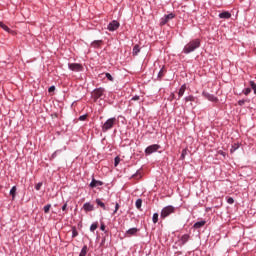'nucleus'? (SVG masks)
<instances>
[{"instance_id": "1", "label": "nucleus", "mask_w": 256, "mask_h": 256, "mask_svg": "<svg viewBox=\"0 0 256 256\" xmlns=\"http://www.w3.org/2000/svg\"><path fill=\"white\" fill-rule=\"evenodd\" d=\"M201 47V39L195 38L190 40L183 48V53L185 55H189V53H193V51H197Z\"/></svg>"}, {"instance_id": "2", "label": "nucleus", "mask_w": 256, "mask_h": 256, "mask_svg": "<svg viewBox=\"0 0 256 256\" xmlns=\"http://www.w3.org/2000/svg\"><path fill=\"white\" fill-rule=\"evenodd\" d=\"M177 209L173 205H168L162 208L160 212V219H167L170 215H173Z\"/></svg>"}, {"instance_id": "3", "label": "nucleus", "mask_w": 256, "mask_h": 256, "mask_svg": "<svg viewBox=\"0 0 256 256\" xmlns=\"http://www.w3.org/2000/svg\"><path fill=\"white\" fill-rule=\"evenodd\" d=\"M116 123H117V118L115 117L109 118L102 125V132L107 133V131H110V129H113V127H115Z\"/></svg>"}, {"instance_id": "4", "label": "nucleus", "mask_w": 256, "mask_h": 256, "mask_svg": "<svg viewBox=\"0 0 256 256\" xmlns=\"http://www.w3.org/2000/svg\"><path fill=\"white\" fill-rule=\"evenodd\" d=\"M103 95H105V88H96L92 92V98L94 99V102L97 103L98 99H102Z\"/></svg>"}, {"instance_id": "5", "label": "nucleus", "mask_w": 256, "mask_h": 256, "mask_svg": "<svg viewBox=\"0 0 256 256\" xmlns=\"http://www.w3.org/2000/svg\"><path fill=\"white\" fill-rule=\"evenodd\" d=\"M68 69L74 73H81V71H84L85 68L81 63H68Z\"/></svg>"}, {"instance_id": "6", "label": "nucleus", "mask_w": 256, "mask_h": 256, "mask_svg": "<svg viewBox=\"0 0 256 256\" xmlns=\"http://www.w3.org/2000/svg\"><path fill=\"white\" fill-rule=\"evenodd\" d=\"M159 149H161V145L159 144L150 145L145 149V155H153V153H157Z\"/></svg>"}, {"instance_id": "7", "label": "nucleus", "mask_w": 256, "mask_h": 256, "mask_svg": "<svg viewBox=\"0 0 256 256\" xmlns=\"http://www.w3.org/2000/svg\"><path fill=\"white\" fill-rule=\"evenodd\" d=\"M119 27H121V24L119 23V21L117 20H113L112 22H110L107 26L108 31H117V29H119Z\"/></svg>"}, {"instance_id": "8", "label": "nucleus", "mask_w": 256, "mask_h": 256, "mask_svg": "<svg viewBox=\"0 0 256 256\" xmlns=\"http://www.w3.org/2000/svg\"><path fill=\"white\" fill-rule=\"evenodd\" d=\"M202 95L205 97V99H208V101H211L212 103H217V101H219V98L213 94H209V92H203Z\"/></svg>"}, {"instance_id": "9", "label": "nucleus", "mask_w": 256, "mask_h": 256, "mask_svg": "<svg viewBox=\"0 0 256 256\" xmlns=\"http://www.w3.org/2000/svg\"><path fill=\"white\" fill-rule=\"evenodd\" d=\"M189 239H191V235L189 234H184L181 236V238L178 240L179 246L183 247V245H185Z\"/></svg>"}, {"instance_id": "10", "label": "nucleus", "mask_w": 256, "mask_h": 256, "mask_svg": "<svg viewBox=\"0 0 256 256\" xmlns=\"http://www.w3.org/2000/svg\"><path fill=\"white\" fill-rule=\"evenodd\" d=\"M101 186H103V181L92 178V181L90 182L91 189H95V187H101Z\"/></svg>"}, {"instance_id": "11", "label": "nucleus", "mask_w": 256, "mask_h": 256, "mask_svg": "<svg viewBox=\"0 0 256 256\" xmlns=\"http://www.w3.org/2000/svg\"><path fill=\"white\" fill-rule=\"evenodd\" d=\"M83 209H84L85 213H89V212L95 210V206L93 204H91V202H86L83 205Z\"/></svg>"}, {"instance_id": "12", "label": "nucleus", "mask_w": 256, "mask_h": 256, "mask_svg": "<svg viewBox=\"0 0 256 256\" xmlns=\"http://www.w3.org/2000/svg\"><path fill=\"white\" fill-rule=\"evenodd\" d=\"M137 233H139V229L134 227V228H130L126 231L125 235L126 237H133L134 235H137Z\"/></svg>"}, {"instance_id": "13", "label": "nucleus", "mask_w": 256, "mask_h": 256, "mask_svg": "<svg viewBox=\"0 0 256 256\" xmlns=\"http://www.w3.org/2000/svg\"><path fill=\"white\" fill-rule=\"evenodd\" d=\"M165 73H167V69H165V66H163L160 71L158 72L157 75V80L161 81V79H163L165 77Z\"/></svg>"}, {"instance_id": "14", "label": "nucleus", "mask_w": 256, "mask_h": 256, "mask_svg": "<svg viewBox=\"0 0 256 256\" xmlns=\"http://www.w3.org/2000/svg\"><path fill=\"white\" fill-rule=\"evenodd\" d=\"M185 91H187V85L186 84H183L181 87H180V89H179V91H178V100L181 98V97H183V95H185Z\"/></svg>"}, {"instance_id": "15", "label": "nucleus", "mask_w": 256, "mask_h": 256, "mask_svg": "<svg viewBox=\"0 0 256 256\" xmlns=\"http://www.w3.org/2000/svg\"><path fill=\"white\" fill-rule=\"evenodd\" d=\"M90 45L94 49H99V47H101V45H103V40H94L93 42H91Z\"/></svg>"}, {"instance_id": "16", "label": "nucleus", "mask_w": 256, "mask_h": 256, "mask_svg": "<svg viewBox=\"0 0 256 256\" xmlns=\"http://www.w3.org/2000/svg\"><path fill=\"white\" fill-rule=\"evenodd\" d=\"M139 53H141V46H139V44H136L133 47L132 55H133V57H137V55H139Z\"/></svg>"}, {"instance_id": "17", "label": "nucleus", "mask_w": 256, "mask_h": 256, "mask_svg": "<svg viewBox=\"0 0 256 256\" xmlns=\"http://www.w3.org/2000/svg\"><path fill=\"white\" fill-rule=\"evenodd\" d=\"M206 223H207V221H205V220L198 221V222L194 223L193 228L194 229H201V227H205Z\"/></svg>"}, {"instance_id": "18", "label": "nucleus", "mask_w": 256, "mask_h": 256, "mask_svg": "<svg viewBox=\"0 0 256 256\" xmlns=\"http://www.w3.org/2000/svg\"><path fill=\"white\" fill-rule=\"evenodd\" d=\"M220 19H231V14L229 11H224L219 14Z\"/></svg>"}, {"instance_id": "19", "label": "nucleus", "mask_w": 256, "mask_h": 256, "mask_svg": "<svg viewBox=\"0 0 256 256\" xmlns=\"http://www.w3.org/2000/svg\"><path fill=\"white\" fill-rule=\"evenodd\" d=\"M0 27L7 33H13V30H11L9 27H7V25H5V23H3V22H0Z\"/></svg>"}, {"instance_id": "20", "label": "nucleus", "mask_w": 256, "mask_h": 256, "mask_svg": "<svg viewBox=\"0 0 256 256\" xmlns=\"http://www.w3.org/2000/svg\"><path fill=\"white\" fill-rule=\"evenodd\" d=\"M96 203L99 207H101L104 211L107 210V207L105 206V203L103 201H101V199L97 198L96 199Z\"/></svg>"}, {"instance_id": "21", "label": "nucleus", "mask_w": 256, "mask_h": 256, "mask_svg": "<svg viewBox=\"0 0 256 256\" xmlns=\"http://www.w3.org/2000/svg\"><path fill=\"white\" fill-rule=\"evenodd\" d=\"M10 195L12 196V200H15V196L17 195V186H13L11 188Z\"/></svg>"}, {"instance_id": "22", "label": "nucleus", "mask_w": 256, "mask_h": 256, "mask_svg": "<svg viewBox=\"0 0 256 256\" xmlns=\"http://www.w3.org/2000/svg\"><path fill=\"white\" fill-rule=\"evenodd\" d=\"M87 251H89V248H87V245H84L80 251L79 256H87Z\"/></svg>"}, {"instance_id": "23", "label": "nucleus", "mask_w": 256, "mask_h": 256, "mask_svg": "<svg viewBox=\"0 0 256 256\" xmlns=\"http://www.w3.org/2000/svg\"><path fill=\"white\" fill-rule=\"evenodd\" d=\"M184 101H185L186 103L195 102V96H193V95L186 96V97L184 98Z\"/></svg>"}, {"instance_id": "24", "label": "nucleus", "mask_w": 256, "mask_h": 256, "mask_svg": "<svg viewBox=\"0 0 256 256\" xmlns=\"http://www.w3.org/2000/svg\"><path fill=\"white\" fill-rule=\"evenodd\" d=\"M240 145L239 143H234L230 149V153H234L237 151V149H239Z\"/></svg>"}, {"instance_id": "25", "label": "nucleus", "mask_w": 256, "mask_h": 256, "mask_svg": "<svg viewBox=\"0 0 256 256\" xmlns=\"http://www.w3.org/2000/svg\"><path fill=\"white\" fill-rule=\"evenodd\" d=\"M188 151L189 150L187 148L182 150V153H181V156H180L181 161H184L185 157H187Z\"/></svg>"}, {"instance_id": "26", "label": "nucleus", "mask_w": 256, "mask_h": 256, "mask_svg": "<svg viewBox=\"0 0 256 256\" xmlns=\"http://www.w3.org/2000/svg\"><path fill=\"white\" fill-rule=\"evenodd\" d=\"M152 222H153L154 224L159 222V213H154V214H153V216H152Z\"/></svg>"}, {"instance_id": "27", "label": "nucleus", "mask_w": 256, "mask_h": 256, "mask_svg": "<svg viewBox=\"0 0 256 256\" xmlns=\"http://www.w3.org/2000/svg\"><path fill=\"white\" fill-rule=\"evenodd\" d=\"M79 235L77 228L75 226L72 227V238L75 239Z\"/></svg>"}, {"instance_id": "28", "label": "nucleus", "mask_w": 256, "mask_h": 256, "mask_svg": "<svg viewBox=\"0 0 256 256\" xmlns=\"http://www.w3.org/2000/svg\"><path fill=\"white\" fill-rule=\"evenodd\" d=\"M136 208L141 209V205H143V200L141 198L136 200Z\"/></svg>"}, {"instance_id": "29", "label": "nucleus", "mask_w": 256, "mask_h": 256, "mask_svg": "<svg viewBox=\"0 0 256 256\" xmlns=\"http://www.w3.org/2000/svg\"><path fill=\"white\" fill-rule=\"evenodd\" d=\"M63 150L59 149V150H56L52 155H51V158L50 159H56L57 155L59 153H62Z\"/></svg>"}, {"instance_id": "30", "label": "nucleus", "mask_w": 256, "mask_h": 256, "mask_svg": "<svg viewBox=\"0 0 256 256\" xmlns=\"http://www.w3.org/2000/svg\"><path fill=\"white\" fill-rule=\"evenodd\" d=\"M62 211H64V215H67L69 213V209H67V202L63 204Z\"/></svg>"}, {"instance_id": "31", "label": "nucleus", "mask_w": 256, "mask_h": 256, "mask_svg": "<svg viewBox=\"0 0 256 256\" xmlns=\"http://www.w3.org/2000/svg\"><path fill=\"white\" fill-rule=\"evenodd\" d=\"M105 77L108 81H115V78L109 72L105 73Z\"/></svg>"}, {"instance_id": "32", "label": "nucleus", "mask_w": 256, "mask_h": 256, "mask_svg": "<svg viewBox=\"0 0 256 256\" xmlns=\"http://www.w3.org/2000/svg\"><path fill=\"white\" fill-rule=\"evenodd\" d=\"M50 209H51V204H47L44 206L43 211L44 213H49Z\"/></svg>"}, {"instance_id": "33", "label": "nucleus", "mask_w": 256, "mask_h": 256, "mask_svg": "<svg viewBox=\"0 0 256 256\" xmlns=\"http://www.w3.org/2000/svg\"><path fill=\"white\" fill-rule=\"evenodd\" d=\"M164 17H165L168 21H170V19H175V14L170 13V14H168V15H165Z\"/></svg>"}, {"instance_id": "34", "label": "nucleus", "mask_w": 256, "mask_h": 256, "mask_svg": "<svg viewBox=\"0 0 256 256\" xmlns=\"http://www.w3.org/2000/svg\"><path fill=\"white\" fill-rule=\"evenodd\" d=\"M41 187H43V182H39L35 185L36 191H41Z\"/></svg>"}, {"instance_id": "35", "label": "nucleus", "mask_w": 256, "mask_h": 256, "mask_svg": "<svg viewBox=\"0 0 256 256\" xmlns=\"http://www.w3.org/2000/svg\"><path fill=\"white\" fill-rule=\"evenodd\" d=\"M120 162H121V158H119V156H117V157L114 159V165H115V167H117Z\"/></svg>"}, {"instance_id": "36", "label": "nucleus", "mask_w": 256, "mask_h": 256, "mask_svg": "<svg viewBox=\"0 0 256 256\" xmlns=\"http://www.w3.org/2000/svg\"><path fill=\"white\" fill-rule=\"evenodd\" d=\"M226 201L229 205H233V203H235V199H233V197H228Z\"/></svg>"}, {"instance_id": "37", "label": "nucleus", "mask_w": 256, "mask_h": 256, "mask_svg": "<svg viewBox=\"0 0 256 256\" xmlns=\"http://www.w3.org/2000/svg\"><path fill=\"white\" fill-rule=\"evenodd\" d=\"M97 227H98V224L97 223H93V224H91V226H90V231H95L96 229H97Z\"/></svg>"}, {"instance_id": "38", "label": "nucleus", "mask_w": 256, "mask_h": 256, "mask_svg": "<svg viewBox=\"0 0 256 256\" xmlns=\"http://www.w3.org/2000/svg\"><path fill=\"white\" fill-rule=\"evenodd\" d=\"M135 177H138V179H141V172L139 170L132 175V178H135Z\"/></svg>"}, {"instance_id": "39", "label": "nucleus", "mask_w": 256, "mask_h": 256, "mask_svg": "<svg viewBox=\"0 0 256 256\" xmlns=\"http://www.w3.org/2000/svg\"><path fill=\"white\" fill-rule=\"evenodd\" d=\"M243 93H244V95H249V93H251V88H245L244 90H243Z\"/></svg>"}, {"instance_id": "40", "label": "nucleus", "mask_w": 256, "mask_h": 256, "mask_svg": "<svg viewBox=\"0 0 256 256\" xmlns=\"http://www.w3.org/2000/svg\"><path fill=\"white\" fill-rule=\"evenodd\" d=\"M250 87H251V89H256V83H255V81H253V80H251L250 81Z\"/></svg>"}, {"instance_id": "41", "label": "nucleus", "mask_w": 256, "mask_h": 256, "mask_svg": "<svg viewBox=\"0 0 256 256\" xmlns=\"http://www.w3.org/2000/svg\"><path fill=\"white\" fill-rule=\"evenodd\" d=\"M119 203L116 202L115 204V210L113 211V215H115V213H117L119 211Z\"/></svg>"}, {"instance_id": "42", "label": "nucleus", "mask_w": 256, "mask_h": 256, "mask_svg": "<svg viewBox=\"0 0 256 256\" xmlns=\"http://www.w3.org/2000/svg\"><path fill=\"white\" fill-rule=\"evenodd\" d=\"M166 23H169V20L164 16V19L161 21V25H166Z\"/></svg>"}, {"instance_id": "43", "label": "nucleus", "mask_w": 256, "mask_h": 256, "mask_svg": "<svg viewBox=\"0 0 256 256\" xmlns=\"http://www.w3.org/2000/svg\"><path fill=\"white\" fill-rule=\"evenodd\" d=\"M247 100H239L238 101V105L240 106V107H243V105H245V102H246Z\"/></svg>"}, {"instance_id": "44", "label": "nucleus", "mask_w": 256, "mask_h": 256, "mask_svg": "<svg viewBox=\"0 0 256 256\" xmlns=\"http://www.w3.org/2000/svg\"><path fill=\"white\" fill-rule=\"evenodd\" d=\"M87 119V114L81 115L79 121H85Z\"/></svg>"}, {"instance_id": "45", "label": "nucleus", "mask_w": 256, "mask_h": 256, "mask_svg": "<svg viewBox=\"0 0 256 256\" xmlns=\"http://www.w3.org/2000/svg\"><path fill=\"white\" fill-rule=\"evenodd\" d=\"M173 99H175V93L172 92L168 98V101H173Z\"/></svg>"}, {"instance_id": "46", "label": "nucleus", "mask_w": 256, "mask_h": 256, "mask_svg": "<svg viewBox=\"0 0 256 256\" xmlns=\"http://www.w3.org/2000/svg\"><path fill=\"white\" fill-rule=\"evenodd\" d=\"M53 91H55V86H51V87L48 89V92H49V93H53Z\"/></svg>"}, {"instance_id": "47", "label": "nucleus", "mask_w": 256, "mask_h": 256, "mask_svg": "<svg viewBox=\"0 0 256 256\" xmlns=\"http://www.w3.org/2000/svg\"><path fill=\"white\" fill-rule=\"evenodd\" d=\"M139 99H140L139 96H133L132 97V101H139Z\"/></svg>"}, {"instance_id": "48", "label": "nucleus", "mask_w": 256, "mask_h": 256, "mask_svg": "<svg viewBox=\"0 0 256 256\" xmlns=\"http://www.w3.org/2000/svg\"><path fill=\"white\" fill-rule=\"evenodd\" d=\"M100 229H101V231H105V224L104 223L101 224Z\"/></svg>"}, {"instance_id": "49", "label": "nucleus", "mask_w": 256, "mask_h": 256, "mask_svg": "<svg viewBox=\"0 0 256 256\" xmlns=\"http://www.w3.org/2000/svg\"><path fill=\"white\" fill-rule=\"evenodd\" d=\"M218 153H219V155H222L223 157H225V155H226L225 152H223V150H220Z\"/></svg>"}, {"instance_id": "50", "label": "nucleus", "mask_w": 256, "mask_h": 256, "mask_svg": "<svg viewBox=\"0 0 256 256\" xmlns=\"http://www.w3.org/2000/svg\"><path fill=\"white\" fill-rule=\"evenodd\" d=\"M100 245H105V238H102Z\"/></svg>"}]
</instances>
